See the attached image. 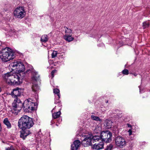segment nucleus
Here are the masks:
<instances>
[{"label":"nucleus","instance_id":"11","mask_svg":"<svg viewBox=\"0 0 150 150\" xmlns=\"http://www.w3.org/2000/svg\"><path fill=\"white\" fill-rule=\"evenodd\" d=\"M21 94V90L19 88H16L13 90L11 92V95L13 98H18Z\"/></svg>","mask_w":150,"mask_h":150},{"label":"nucleus","instance_id":"18","mask_svg":"<svg viewBox=\"0 0 150 150\" xmlns=\"http://www.w3.org/2000/svg\"><path fill=\"white\" fill-rule=\"evenodd\" d=\"M48 40V37L47 35H42L40 41L42 43H45Z\"/></svg>","mask_w":150,"mask_h":150},{"label":"nucleus","instance_id":"7","mask_svg":"<svg viewBox=\"0 0 150 150\" xmlns=\"http://www.w3.org/2000/svg\"><path fill=\"white\" fill-rule=\"evenodd\" d=\"M100 135L102 142L103 141L106 143H109L111 142L112 134L110 132L108 131L102 132Z\"/></svg>","mask_w":150,"mask_h":150},{"label":"nucleus","instance_id":"40","mask_svg":"<svg viewBox=\"0 0 150 150\" xmlns=\"http://www.w3.org/2000/svg\"><path fill=\"white\" fill-rule=\"evenodd\" d=\"M128 127H131V125H130V126H129V124H128Z\"/></svg>","mask_w":150,"mask_h":150},{"label":"nucleus","instance_id":"35","mask_svg":"<svg viewBox=\"0 0 150 150\" xmlns=\"http://www.w3.org/2000/svg\"><path fill=\"white\" fill-rule=\"evenodd\" d=\"M134 146V144L133 143H132L131 144H130L129 147L131 148H132Z\"/></svg>","mask_w":150,"mask_h":150},{"label":"nucleus","instance_id":"9","mask_svg":"<svg viewBox=\"0 0 150 150\" xmlns=\"http://www.w3.org/2000/svg\"><path fill=\"white\" fill-rule=\"evenodd\" d=\"M115 143L117 146L122 148L126 146V142L125 139L121 136H117L115 139Z\"/></svg>","mask_w":150,"mask_h":150},{"label":"nucleus","instance_id":"33","mask_svg":"<svg viewBox=\"0 0 150 150\" xmlns=\"http://www.w3.org/2000/svg\"><path fill=\"white\" fill-rule=\"evenodd\" d=\"M128 132L129 133V135H131L132 134V131L131 129H129L128 131Z\"/></svg>","mask_w":150,"mask_h":150},{"label":"nucleus","instance_id":"5","mask_svg":"<svg viewBox=\"0 0 150 150\" xmlns=\"http://www.w3.org/2000/svg\"><path fill=\"white\" fill-rule=\"evenodd\" d=\"M23 106V103L19 98L14 99L12 103L11 112L15 115H17L21 110Z\"/></svg>","mask_w":150,"mask_h":150},{"label":"nucleus","instance_id":"22","mask_svg":"<svg viewBox=\"0 0 150 150\" xmlns=\"http://www.w3.org/2000/svg\"><path fill=\"white\" fill-rule=\"evenodd\" d=\"M61 112L59 111L57 112L52 113V116L54 119H56L59 117L60 115Z\"/></svg>","mask_w":150,"mask_h":150},{"label":"nucleus","instance_id":"13","mask_svg":"<svg viewBox=\"0 0 150 150\" xmlns=\"http://www.w3.org/2000/svg\"><path fill=\"white\" fill-rule=\"evenodd\" d=\"M104 144L103 142H100L99 143L94 144L92 146L93 149L95 150H99L104 148Z\"/></svg>","mask_w":150,"mask_h":150},{"label":"nucleus","instance_id":"43","mask_svg":"<svg viewBox=\"0 0 150 150\" xmlns=\"http://www.w3.org/2000/svg\"><path fill=\"white\" fill-rule=\"evenodd\" d=\"M56 125L58 126V125L57 124H56Z\"/></svg>","mask_w":150,"mask_h":150},{"label":"nucleus","instance_id":"32","mask_svg":"<svg viewBox=\"0 0 150 150\" xmlns=\"http://www.w3.org/2000/svg\"><path fill=\"white\" fill-rule=\"evenodd\" d=\"M6 150H15V149L13 146H11L6 148Z\"/></svg>","mask_w":150,"mask_h":150},{"label":"nucleus","instance_id":"37","mask_svg":"<svg viewBox=\"0 0 150 150\" xmlns=\"http://www.w3.org/2000/svg\"><path fill=\"white\" fill-rule=\"evenodd\" d=\"M22 150H26V149L25 148L22 147Z\"/></svg>","mask_w":150,"mask_h":150},{"label":"nucleus","instance_id":"4","mask_svg":"<svg viewBox=\"0 0 150 150\" xmlns=\"http://www.w3.org/2000/svg\"><path fill=\"white\" fill-rule=\"evenodd\" d=\"M36 104L31 99H27L23 103V107L25 112H31L35 110Z\"/></svg>","mask_w":150,"mask_h":150},{"label":"nucleus","instance_id":"1","mask_svg":"<svg viewBox=\"0 0 150 150\" xmlns=\"http://www.w3.org/2000/svg\"><path fill=\"white\" fill-rule=\"evenodd\" d=\"M34 122L32 118L27 115H23L19 120L18 126L22 129L21 132L20 137L24 139L31 133L28 129L32 127Z\"/></svg>","mask_w":150,"mask_h":150},{"label":"nucleus","instance_id":"3","mask_svg":"<svg viewBox=\"0 0 150 150\" xmlns=\"http://www.w3.org/2000/svg\"><path fill=\"white\" fill-rule=\"evenodd\" d=\"M15 57L12 50L8 47L2 49L0 51V58L3 62H7Z\"/></svg>","mask_w":150,"mask_h":150},{"label":"nucleus","instance_id":"30","mask_svg":"<svg viewBox=\"0 0 150 150\" xmlns=\"http://www.w3.org/2000/svg\"><path fill=\"white\" fill-rule=\"evenodd\" d=\"M60 98H58V96L57 98H56L55 100L54 103L55 104H57L58 103H59L60 102V100H59Z\"/></svg>","mask_w":150,"mask_h":150},{"label":"nucleus","instance_id":"21","mask_svg":"<svg viewBox=\"0 0 150 150\" xmlns=\"http://www.w3.org/2000/svg\"><path fill=\"white\" fill-rule=\"evenodd\" d=\"M36 82H33V85L32 86V90L34 92H36L38 91L39 89V87L37 84H36Z\"/></svg>","mask_w":150,"mask_h":150},{"label":"nucleus","instance_id":"34","mask_svg":"<svg viewBox=\"0 0 150 150\" xmlns=\"http://www.w3.org/2000/svg\"><path fill=\"white\" fill-rule=\"evenodd\" d=\"M9 32L13 33L14 32V31L13 30V29H11V30H10Z\"/></svg>","mask_w":150,"mask_h":150},{"label":"nucleus","instance_id":"6","mask_svg":"<svg viewBox=\"0 0 150 150\" xmlns=\"http://www.w3.org/2000/svg\"><path fill=\"white\" fill-rule=\"evenodd\" d=\"M9 67L12 70H15L19 73L24 72L25 67L23 64L19 61H14L9 65Z\"/></svg>","mask_w":150,"mask_h":150},{"label":"nucleus","instance_id":"15","mask_svg":"<svg viewBox=\"0 0 150 150\" xmlns=\"http://www.w3.org/2000/svg\"><path fill=\"white\" fill-rule=\"evenodd\" d=\"M64 39L67 41L70 42L74 40V38L71 37V35H65L64 36Z\"/></svg>","mask_w":150,"mask_h":150},{"label":"nucleus","instance_id":"28","mask_svg":"<svg viewBox=\"0 0 150 150\" xmlns=\"http://www.w3.org/2000/svg\"><path fill=\"white\" fill-rule=\"evenodd\" d=\"M57 52L56 51H53L52 54V58H54L57 56Z\"/></svg>","mask_w":150,"mask_h":150},{"label":"nucleus","instance_id":"8","mask_svg":"<svg viewBox=\"0 0 150 150\" xmlns=\"http://www.w3.org/2000/svg\"><path fill=\"white\" fill-rule=\"evenodd\" d=\"M25 14L24 8L21 6H19L16 8L14 12V15L16 17L22 19L23 18Z\"/></svg>","mask_w":150,"mask_h":150},{"label":"nucleus","instance_id":"29","mask_svg":"<svg viewBox=\"0 0 150 150\" xmlns=\"http://www.w3.org/2000/svg\"><path fill=\"white\" fill-rule=\"evenodd\" d=\"M122 73L125 75H128L129 73V71L127 69H125L122 71Z\"/></svg>","mask_w":150,"mask_h":150},{"label":"nucleus","instance_id":"41","mask_svg":"<svg viewBox=\"0 0 150 150\" xmlns=\"http://www.w3.org/2000/svg\"><path fill=\"white\" fill-rule=\"evenodd\" d=\"M1 88H0V92H1Z\"/></svg>","mask_w":150,"mask_h":150},{"label":"nucleus","instance_id":"14","mask_svg":"<svg viewBox=\"0 0 150 150\" xmlns=\"http://www.w3.org/2000/svg\"><path fill=\"white\" fill-rule=\"evenodd\" d=\"M80 145V141L78 140L75 141L73 143V144L71 145V150H76L78 148Z\"/></svg>","mask_w":150,"mask_h":150},{"label":"nucleus","instance_id":"24","mask_svg":"<svg viewBox=\"0 0 150 150\" xmlns=\"http://www.w3.org/2000/svg\"><path fill=\"white\" fill-rule=\"evenodd\" d=\"M91 117L92 119L95 120L97 121H101L102 120L100 119L99 117L93 115H91Z\"/></svg>","mask_w":150,"mask_h":150},{"label":"nucleus","instance_id":"42","mask_svg":"<svg viewBox=\"0 0 150 150\" xmlns=\"http://www.w3.org/2000/svg\"><path fill=\"white\" fill-rule=\"evenodd\" d=\"M106 103H108V101H107L106 102Z\"/></svg>","mask_w":150,"mask_h":150},{"label":"nucleus","instance_id":"38","mask_svg":"<svg viewBox=\"0 0 150 150\" xmlns=\"http://www.w3.org/2000/svg\"><path fill=\"white\" fill-rule=\"evenodd\" d=\"M139 88H140L139 87ZM142 90L140 88V92L141 93H142Z\"/></svg>","mask_w":150,"mask_h":150},{"label":"nucleus","instance_id":"26","mask_svg":"<svg viewBox=\"0 0 150 150\" xmlns=\"http://www.w3.org/2000/svg\"><path fill=\"white\" fill-rule=\"evenodd\" d=\"M149 23L148 21H145L143 23V26L144 29L148 28L149 25Z\"/></svg>","mask_w":150,"mask_h":150},{"label":"nucleus","instance_id":"2","mask_svg":"<svg viewBox=\"0 0 150 150\" xmlns=\"http://www.w3.org/2000/svg\"><path fill=\"white\" fill-rule=\"evenodd\" d=\"M3 77L5 81L11 85H18L22 82V77L20 73L8 72L3 75Z\"/></svg>","mask_w":150,"mask_h":150},{"label":"nucleus","instance_id":"17","mask_svg":"<svg viewBox=\"0 0 150 150\" xmlns=\"http://www.w3.org/2000/svg\"><path fill=\"white\" fill-rule=\"evenodd\" d=\"M112 122L110 120H106L105 122L104 125L108 128H110L112 125Z\"/></svg>","mask_w":150,"mask_h":150},{"label":"nucleus","instance_id":"16","mask_svg":"<svg viewBox=\"0 0 150 150\" xmlns=\"http://www.w3.org/2000/svg\"><path fill=\"white\" fill-rule=\"evenodd\" d=\"M101 127L100 126L96 125L95 126L93 127V129L95 133H97L101 131Z\"/></svg>","mask_w":150,"mask_h":150},{"label":"nucleus","instance_id":"36","mask_svg":"<svg viewBox=\"0 0 150 150\" xmlns=\"http://www.w3.org/2000/svg\"><path fill=\"white\" fill-rule=\"evenodd\" d=\"M133 75L134 76H136L137 75V74L136 73H134Z\"/></svg>","mask_w":150,"mask_h":150},{"label":"nucleus","instance_id":"12","mask_svg":"<svg viewBox=\"0 0 150 150\" xmlns=\"http://www.w3.org/2000/svg\"><path fill=\"white\" fill-rule=\"evenodd\" d=\"M31 71L32 73V81L33 82H36L37 81L39 77V75L38 73L36 72L34 70H32Z\"/></svg>","mask_w":150,"mask_h":150},{"label":"nucleus","instance_id":"27","mask_svg":"<svg viewBox=\"0 0 150 150\" xmlns=\"http://www.w3.org/2000/svg\"><path fill=\"white\" fill-rule=\"evenodd\" d=\"M113 148V145L112 144H110L107 146L106 149L105 150H112Z\"/></svg>","mask_w":150,"mask_h":150},{"label":"nucleus","instance_id":"39","mask_svg":"<svg viewBox=\"0 0 150 150\" xmlns=\"http://www.w3.org/2000/svg\"><path fill=\"white\" fill-rule=\"evenodd\" d=\"M55 108H56V107H55L52 110L51 112H52V113H53V111L55 109Z\"/></svg>","mask_w":150,"mask_h":150},{"label":"nucleus","instance_id":"10","mask_svg":"<svg viewBox=\"0 0 150 150\" xmlns=\"http://www.w3.org/2000/svg\"><path fill=\"white\" fill-rule=\"evenodd\" d=\"M81 140L82 144L85 147L89 146L91 144V136L89 135H85L84 137L81 138Z\"/></svg>","mask_w":150,"mask_h":150},{"label":"nucleus","instance_id":"20","mask_svg":"<svg viewBox=\"0 0 150 150\" xmlns=\"http://www.w3.org/2000/svg\"><path fill=\"white\" fill-rule=\"evenodd\" d=\"M92 141H93V142H97L100 141H101L102 142V140L101 137L99 136L95 135L93 136V137H92Z\"/></svg>","mask_w":150,"mask_h":150},{"label":"nucleus","instance_id":"19","mask_svg":"<svg viewBox=\"0 0 150 150\" xmlns=\"http://www.w3.org/2000/svg\"><path fill=\"white\" fill-rule=\"evenodd\" d=\"M3 122L6 126L8 128L10 129L11 128V124L7 118H5L4 119Z\"/></svg>","mask_w":150,"mask_h":150},{"label":"nucleus","instance_id":"25","mask_svg":"<svg viewBox=\"0 0 150 150\" xmlns=\"http://www.w3.org/2000/svg\"><path fill=\"white\" fill-rule=\"evenodd\" d=\"M53 92L55 94H57L58 98H60V94L59 93V90L57 88H55L53 90Z\"/></svg>","mask_w":150,"mask_h":150},{"label":"nucleus","instance_id":"31","mask_svg":"<svg viewBox=\"0 0 150 150\" xmlns=\"http://www.w3.org/2000/svg\"><path fill=\"white\" fill-rule=\"evenodd\" d=\"M57 72V70H54L52 71L51 72V75L52 76V78H53L54 77V74L55 73H56Z\"/></svg>","mask_w":150,"mask_h":150},{"label":"nucleus","instance_id":"23","mask_svg":"<svg viewBox=\"0 0 150 150\" xmlns=\"http://www.w3.org/2000/svg\"><path fill=\"white\" fill-rule=\"evenodd\" d=\"M64 28H65V35H70L72 33V30L71 29L66 27H64Z\"/></svg>","mask_w":150,"mask_h":150}]
</instances>
